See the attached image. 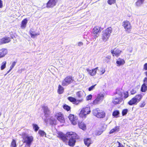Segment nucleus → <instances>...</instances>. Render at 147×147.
Segmentation results:
<instances>
[{
	"instance_id": "f257e3e1",
	"label": "nucleus",
	"mask_w": 147,
	"mask_h": 147,
	"mask_svg": "<svg viewBox=\"0 0 147 147\" xmlns=\"http://www.w3.org/2000/svg\"><path fill=\"white\" fill-rule=\"evenodd\" d=\"M23 144H25V147H30L34 140L33 137L29 136L26 133H22Z\"/></svg>"
},
{
	"instance_id": "f03ea898",
	"label": "nucleus",
	"mask_w": 147,
	"mask_h": 147,
	"mask_svg": "<svg viewBox=\"0 0 147 147\" xmlns=\"http://www.w3.org/2000/svg\"><path fill=\"white\" fill-rule=\"evenodd\" d=\"M76 133L73 132L69 131L67 132L66 134H65L63 132L59 131L57 133V137L61 140L63 142H67L68 140V138H70Z\"/></svg>"
},
{
	"instance_id": "7ed1b4c3",
	"label": "nucleus",
	"mask_w": 147,
	"mask_h": 147,
	"mask_svg": "<svg viewBox=\"0 0 147 147\" xmlns=\"http://www.w3.org/2000/svg\"><path fill=\"white\" fill-rule=\"evenodd\" d=\"M142 98V96L141 94H138L133 97L127 102L128 105L132 106L133 105H136L140 102Z\"/></svg>"
},
{
	"instance_id": "20e7f679",
	"label": "nucleus",
	"mask_w": 147,
	"mask_h": 147,
	"mask_svg": "<svg viewBox=\"0 0 147 147\" xmlns=\"http://www.w3.org/2000/svg\"><path fill=\"white\" fill-rule=\"evenodd\" d=\"M112 32V29L111 27H109L103 31L102 35V39L103 41H106L109 40L110 34Z\"/></svg>"
},
{
	"instance_id": "39448f33",
	"label": "nucleus",
	"mask_w": 147,
	"mask_h": 147,
	"mask_svg": "<svg viewBox=\"0 0 147 147\" xmlns=\"http://www.w3.org/2000/svg\"><path fill=\"white\" fill-rule=\"evenodd\" d=\"M90 112L89 107H84L81 109L79 113V115L81 118H85L87 115L89 114Z\"/></svg>"
},
{
	"instance_id": "423d86ee",
	"label": "nucleus",
	"mask_w": 147,
	"mask_h": 147,
	"mask_svg": "<svg viewBox=\"0 0 147 147\" xmlns=\"http://www.w3.org/2000/svg\"><path fill=\"white\" fill-rule=\"evenodd\" d=\"M122 26L125 29V32L128 33H130L132 26L129 21L127 20L124 21L122 22Z\"/></svg>"
},
{
	"instance_id": "0eeeda50",
	"label": "nucleus",
	"mask_w": 147,
	"mask_h": 147,
	"mask_svg": "<svg viewBox=\"0 0 147 147\" xmlns=\"http://www.w3.org/2000/svg\"><path fill=\"white\" fill-rule=\"evenodd\" d=\"M93 114L98 118H103L105 117L106 114L103 111L100 110L98 108L93 110Z\"/></svg>"
},
{
	"instance_id": "6e6552de",
	"label": "nucleus",
	"mask_w": 147,
	"mask_h": 147,
	"mask_svg": "<svg viewBox=\"0 0 147 147\" xmlns=\"http://www.w3.org/2000/svg\"><path fill=\"white\" fill-rule=\"evenodd\" d=\"M74 81V78L71 76H66L62 80V85L63 86H66L71 83L73 82Z\"/></svg>"
},
{
	"instance_id": "1a4fd4ad",
	"label": "nucleus",
	"mask_w": 147,
	"mask_h": 147,
	"mask_svg": "<svg viewBox=\"0 0 147 147\" xmlns=\"http://www.w3.org/2000/svg\"><path fill=\"white\" fill-rule=\"evenodd\" d=\"M122 92H120V93L118 94L119 97H116L115 98H113L112 103L113 105H117L119 104L123 100V98H122Z\"/></svg>"
},
{
	"instance_id": "9d476101",
	"label": "nucleus",
	"mask_w": 147,
	"mask_h": 147,
	"mask_svg": "<svg viewBox=\"0 0 147 147\" xmlns=\"http://www.w3.org/2000/svg\"><path fill=\"white\" fill-rule=\"evenodd\" d=\"M55 117L59 121L62 123L65 122V118L63 114L61 112H58L55 113Z\"/></svg>"
},
{
	"instance_id": "9b49d317",
	"label": "nucleus",
	"mask_w": 147,
	"mask_h": 147,
	"mask_svg": "<svg viewBox=\"0 0 147 147\" xmlns=\"http://www.w3.org/2000/svg\"><path fill=\"white\" fill-rule=\"evenodd\" d=\"M73 135L69 138L68 142V144L71 147L74 146L76 143V138L77 137V134L76 133Z\"/></svg>"
},
{
	"instance_id": "f8f14e48",
	"label": "nucleus",
	"mask_w": 147,
	"mask_h": 147,
	"mask_svg": "<svg viewBox=\"0 0 147 147\" xmlns=\"http://www.w3.org/2000/svg\"><path fill=\"white\" fill-rule=\"evenodd\" d=\"M122 51L119 48L116 47L111 51V53L113 57H118L121 55Z\"/></svg>"
},
{
	"instance_id": "ddd939ff",
	"label": "nucleus",
	"mask_w": 147,
	"mask_h": 147,
	"mask_svg": "<svg viewBox=\"0 0 147 147\" xmlns=\"http://www.w3.org/2000/svg\"><path fill=\"white\" fill-rule=\"evenodd\" d=\"M68 118L70 122L73 125H75L77 124L78 122V118L77 117L73 114H69Z\"/></svg>"
},
{
	"instance_id": "4468645a",
	"label": "nucleus",
	"mask_w": 147,
	"mask_h": 147,
	"mask_svg": "<svg viewBox=\"0 0 147 147\" xmlns=\"http://www.w3.org/2000/svg\"><path fill=\"white\" fill-rule=\"evenodd\" d=\"M67 99L70 102L73 104H75L76 105H78L80 102L83 101L82 99L77 100L75 98L71 96L67 97Z\"/></svg>"
},
{
	"instance_id": "2eb2a0df",
	"label": "nucleus",
	"mask_w": 147,
	"mask_h": 147,
	"mask_svg": "<svg viewBox=\"0 0 147 147\" xmlns=\"http://www.w3.org/2000/svg\"><path fill=\"white\" fill-rule=\"evenodd\" d=\"M102 29L100 26H95L92 29V33L94 35L96 36L97 34L101 32Z\"/></svg>"
},
{
	"instance_id": "dca6fc26",
	"label": "nucleus",
	"mask_w": 147,
	"mask_h": 147,
	"mask_svg": "<svg viewBox=\"0 0 147 147\" xmlns=\"http://www.w3.org/2000/svg\"><path fill=\"white\" fill-rule=\"evenodd\" d=\"M44 112V116L46 117H48L50 113V111L47 106H43L42 107Z\"/></svg>"
},
{
	"instance_id": "f3484780",
	"label": "nucleus",
	"mask_w": 147,
	"mask_h": 147,
	"mask_svg": "<svg viewBox=\"0 0 147 147\" xmlns=\"http://www.w3.org/2000/svg\"><path fill=\"white\" fill-rule=\"evenodd\" d=\"M11 41L10 37H5L1 38L0 39V45H2L3 44L9 42Z\"/></svg>"
},
{
	"instance_id": "a211bd4d",
	"label": "nucleus",
	"mask_w": 147,
	"mask_h": 147,
	"mask_svg": "<svg viewBox=\"0 0 147 147\" xmlns=\"http://www.w3.org/2000/svg\"><path fill=\"white\" fill-rule=\"evenodd\" d=\"M84 144L88 147H89L90 145L93 143L91 138H86L84 139Z\"/></svg>"
},
{
	"instance_id": "6ab92c4d",
	"label": "nucleus",
	"mask_w": 147,
	"mask_h": 147,
	"mask_svg": "<svg viewBox=\"0 0 147 147\" xmlns=\"http://www.w3.org/2000/svg\"><path fill=\"white\" fill-rule=\"evenodd\" d=\"M56 0H49L47 4V8L53 7L56 5Z\"/></svg>"
},
{
	"instance_id": "aec40b11",
	"label": "nucleus",
	"mask_w": 147,
	"mask_h": 147,
	"mask_svg": "<svg viewBox=\"0 0 147 147\" xmlns=\"http://www.w3.org/2000/svg\"><path fill=\"white\" fill-rule=\"evenodd\" d=\"M28 22V20L27 18H25L21 21L20 27L22 29H24L26 27L27 24Z\"/></svg>"
},
{
	"instance_id": "412c9836",
	"label": "nucleus",
	"mask_w": 147,
	"mask_h": 147,
	"mask_svg": "<svg viewBox=\"0 0 147 147\" xmlns=\"http://www.w3.org/2000/svg\"><path fill=\"white\" fill-rule=\"evenodd\" d=\"M103 95H98L96 99L93 101L94 104H96L98 103L99 101H101L103 99Z\"/></svg>"
},
{
	"instance_id": "4be33fe9",
	"label": "nucleus",
	"mask_w": 147,
	"mask_h": 147,
	"mask_svg": "<svg viewBox=\"0 0 147 147\" xmlns=\"http://www.w3.org/2000/svg\"><path fill=\"white\" fill-rule=\"evenodd\" d=\"M86 71H88V74L91 76H95L96 73V71H95L94 69H92L91 70L88 68L86 69Z\"/></svg>"
},
{
	"instance_id": "5701e85b",
	"label": "nucleus",
	"mask_w": 147,
	"mask_h": 147,
	"mask_svg": "<svg viewBox=\"0 0 147 147\" xmlns=\"http://www.w3.org/2000/svg\"><path fill=\"white\" fill-rule=\"evenodd\" d=\"M57 93L59 94H61L63 93L64 92V88L61 85L59 84L58 86Z\"/></svg>"
},
{
	"instance_id": "b1692460",
	"label": "nucleus",
	"mask_w": 147,
	"mask_h": 147,
	"mask_svg": "<svg viewBox=\"0 0 147 147\" xmlns=\"http://www.w3.org/2000/svg\"><path fill=\"white\" fill-rule=\"evenodd\" d=\"M116 63L117 64V65L118 66H120L122 65L125 62L123 59H121L120 58H119L118 60L116 61Z\"/></svg>"
},
{
	"instance_id": "393cba45",
	"label": "nucleus",
	"mask_w": 147,
	"mask_h": 147,
	"mask_svg": "<svg viewBox=\"0 0 147 147\" xmlns=\"http://www.w3.org/2000/svg\"><path fill=\"white\" fill-rule=\"evenodd\" d=\"M78 126L79 128L83 130H85L86 129V127L84 123L80 122L78 123Z\"/></svg>"
},
{
	"instance_id": "a878e982",
	"label": "nucleus",
	"mask_w": 147,
	"mask_h": 147,
	"mask_svg": "<svg viewBox=\"0 0 147 147\" xmlns=\"http://www.w3.org/2000/svg\"><path fill=\"white\" fill-rule=\"evenodd\" d=\"M119 130V126H116L111 130L109 132V134H113L115 132L118 131Z\"/></svg>"
},
{
	"instance_id": "bb28decb",
	"label": "nucleus",
	"mask_w": 147,
	"mask_h": 147,
	"mask_svg": "<svg viewBox=\"0 0 147 147\" xmlns=\"http://www.w3.org/2000/svg\"><path fill=\"white\" fill-rule=\"evenodd\" d=\"M7 53L6 51L4 49H2L0 50V58L4 57Z\"/></svg>"
},
{
	"instance_id": "cd10ccee",
	"label": "nucleus",
	"mask_w": 147,
	"mask_h": 147,
	"mask_svg": "<svg viewBox=\"0 0 147 147\" xmlns=\"http://www.w3.org/2000/svg\"><path fill=\"white\" fill-rule=\"evenodd\" d=\"M29 34L30 35L31 38H34L35 37L39 35L38 34L35 33L34 31L31 30L29 31Z\"/></svg>"
},
{
	"instance_id": "c85d7f7f",
	"label": "nucleus",
	"mask_w": 147,
	"mask_h": 147,
	"mask_svg": "<svg viewBox=\"0 0 147 147\" xmlns=\"http://www.w3.org/2000/svg\"><path fill=\"white\" fill-rule=\"evenodd\" d=\"M147 90V86L145 84H143L141 88L140 91L142 92H145Z\"/></svg>"
},
{
	"instance_id": "c756f323",
	"label": "nucleus",
	"mask_w": 147,
	"mask_h": 147,
	"mask_svg": "<svg viewBox=\"0 0 147 147\" xmlns=\"http://www.w3.org/2000/svg\"><path fill=\"white\" fill-rule=\"evenodd\" d=\"M62 107H63V108L64 110L67 111H70V107L66 104L63 105V106H62Z\"/></svg>"
},
{
	"instance_id": "7c9ffc66",
	"label": "nucleus",
	"mask_w": 147,
	"mask_h": 147,
	"mask_svg": "<svg viewBox=\"0 0 147 147\" xmlns=\"http://www.w3.org/2000/svg\"><path fill=\"white\" fill-rule=\"evenodd\" d=\"M119 114V112L118 110H116L114 111L112 113V115L113 117H118V115Z\"/></svg>"
},
{
	"instance_id": "2f4dec72",
	"label": "nucleus",
	"mask_w": 147,
	"mask_h": 147,
	"mask_svg": "<svg viewBox=\"0 0 147 147\" xmlns=\"http://www.w3.org/2000/svg\"><path fill=\"white\" fill-rule=\"evenodd\" d=\"M10 147H17L16 140L14 139L12 140L10 144Z\"/></svg>"
},
{
	"instance_id": "473e14b6",
	"label": "nucleus",
	"mask_w": 147,
	"mask_h": 147,
	"mask_svg": "<svg viewBox=\"0 0 147 147\" xmlns=\"http://www.w3.org/2000/svg\"><path fill=\"white\" fill-rule=\"evenodd\" d=\"M106 129V125L105 124L100 125L99 127V130L105 131Z\"/></svg>"
},
{
	"instance_id": "72a5a7b5",
	"label": "nucleus",
	"mask_w": 147,
	"mask_h": 147,
	"mask_svg": "<svg viewBox=\"0 0 147 147\" xmlns=\"http://www.w3.org/2000/svg\"><path fill=\"white\" fill-rule=\"evenodd\" d=\"M50 124L51 125H55L57 124V121L55 119H51L50 120Z\"/></svg>"
},
{
	"instance_id": "f704fd0d",
	"label": "nucleus",
	"mask_w": 147,
	"mask_h": 147,
	"mask_svg": "<svg viewBox=\"0 0 147 147\" xmlns=\"http://www.w3.org/2000/svg\"><path fill=\"white\" fill-rule=\"evenodd\" d=\"M16 62L14 61L13 62V63H12V64H11V66L10 67V69L9 70L7 71V73H6V74H8L9 73V72H10V71L13 68L14 66L16 64Z\"/></svg>"
},
{
	"instance_id": "c9c22d12",
	"label": "nucleus",
	"mask_w": 147,
	"mask_h": 147,
	"mask_svg": "<svg viewBox=\"0 0 147 147\" xmlns=\"http://www.w3.org/2000/svg\"><path fill=\"white\" fill-rule=\"evenodd\" d=\"M82 92L80 91H78L76 93V95H77V97L78 98H81L82 96Z\"/></svg>"
},
{
	"instance_id": "e433bc0d",
	"label": "nucleus",
	"mask_w": 147,
	"mask_h": 147,
	"mask_svg": "<svg viewBox=\"0 0 147 147\" xmlns=\"http://www.w3.org/2000/svg\"><path fill=\"white\" fill-rule=\"evenodd\" d=\"M116 1V0H107V3L108 4L111 5L113 4H115Z\"/></svg>"
},
{
	"instance_id": "4c0bfd02",
	"label": "nucleus",
	"mask_w": 147,
	"mask_h": 147,
	"mask_svg": "<svg viewBox=\"0 0 147 147\" xmlns=\"http://www.w3.org/2000/svg\"><path fill=\"white\" fill-rule=\"evenodd\" d=\"M33 125V128L34 129V131H35L36 132L39 129V127L38 126V125L37 124H33V125Z\"/></svg>"
},
{
	"instance_id": "58836bf2",
	"label": "nucleus",
	"mask_w": 147,
	"mask_h": 147,
	"mask_svg": "<svg viewBox=\"0 0 147 147\" xmlns=\"http://www.w3.org/2000/svg\"><path fill=\"white\" fill-rule=\"evenodd\" d=\"M38 133L41 136H44L46 135V133H45L43 130H39L38 131Z\"/></svg>"
},
{
	"instance_id": "ea45409f",
	"label": "nucleus",
	"mask_w": 147,
	"mask_h": 147,
	"mask_svg": "<svg viewBox=\"0 0 147 147\" xmlns=\"http://www.w3.org/2000/svg\"><path fill=\"white\" fill-rule=\"evenodd\" d=\"M6 61H3L2 63V64L1 66V70H3L6 67Z\"/></svg>"
},
{
	"instance_id": "a19ab883",
	"label": "nucleus",
	"mask_w": 147,
	"mask_h": 147,
	"mask_svg": "<svg viewBox=\"0 0 147 147\" xmlns=\"http://www.w3.org/2000/svg\"><path fill=\"white\" fill-rule=\"evenodd\" d=\"M128 112L127 109H124L122 110V116H124L127 114Z\"/></svg>"
},
{
	"instance_id": "79ce46f5",
	"label": "nucleus",
	"mask_w": 147,
	"mask_h": 147,
	"mask_svg": "<svg viewBox=\"0 0 147 147\" xmlns=\"http://www.w3.org/2000/svg\"><path fill=\"white\" fill-rule=\"evenodd\" d=\"M124 94V98L126 99L129 96V93L128 91L125 92L123 93Z\"/></svg>"
},
{
	"instance_id": "37998d69",
	"label": "nucleus",
	"mask_w": 147,
	"mask_h": 147,
	"mask_svg": "<svg viewBox=\"0 0 147 147\" xmlns=\"http://www.w3.org/2000/svg\"><path fill=\"white\" fill-rule=\"evenodd\" d=\"M144 2H142L141 1H138L136 3V6H140L142 4H143Z\"/></svg>"
},
{
	"instance_id": "c03bdc74",
	"label": "nucleus",
	"mask_w": 147,
	"mask_h": 147,
	"mask_svg": "<svg viewBox=\"0 0 147 147\" xmlns=\"http://www.w3.org/2000/svg\"><path fill=\"white\" fill-rule=\"evenodd\" d=\"M104 131L99 130H98L96 131V133H95V135L99 136L102 134V133Z\"/></svg>"
},
{
	"instance_id": "a18cd8bd",
	"label": "nucleus",
	"mask_w": 147,
	"mask_h": 147,
	"mask_svg": "<svg viewBox=\"0 0 147 147\" xmlns=\"http://www.w3.org/2000/svg\"><path fill=\"white\" fill-rule=\"evenodd\" d=\"M146 103L144 101H143L140 104L139 107L141 108L144 107V106L146 105Z\"/></svg>"
},
{
	"instance_id": "49530a36",
	"label": "nucleus",
	"mask_w": 147,
	"mask_h": 147,
	"mask_svg": "<svg viewBox=\"0 0 147 147\" xmlns=\"http://www.w3.org/2000/svg\"><path fill=\"white\" fill-rule=\"evenodd\" d=\"M105 72V68H100V75H101L103 74Z\"/></svg>"
},
{
	"instance_id": "de8ad7c7",
	"label": "nucleus",
	"mask_w": 147,
	"mask_h": 147,
	"mask_svg": "<svg viewBox=\"0 0 147 147\" xmlns=\"http://www.w3.org/2000/svg\"><path fill=\"white\" fill-rule=\"evenodd\" d=\"M96 84H95L94 85H92L89 87L88 88V90L89 91H90L93 89L94 88V87H95V85H96Z\"/></svg>"
},
{
	"instance_id": "09e8293b",
	"label": "nucleus",
	"mask_w": 147,
	"mask_h": 147,
	"mask_svg": "<svg viewBox=\"0 0 147 147\" xmlns=\"http://www.w3.org/2000/svg\"><path fill=\"white\" fill-rule=\"evenodd\" d=\"M92 97V96L90 94L87 96L86 97V100H91Z\"/></svg>"
},
{
	"instance_id": "8fccbe9b",
	"label": "nucleus",
	"mask_w": 147,
	"mask_h": 147,
	"mask_svg": "<svg viewBox=\"0 0 147 147\" xmlns=\"http://www.w3.org/2000/svg\"><path fill=\"white\" fill-rule=\"evenodd\" d=\"M136 91L134 89H132L131 90V91L130 93L131 94L134 95L136 94Z\"/></svg>"
},
{
	"instance_id": "3c124183",
	"label": "nucleus",
	"mask_w": 147,
	"mask_h": 147,
	"mask_svg": "<svg viewBox=\"0 0 147 147\" xmlns=\"http://www.w3.org/2000/svg\"><path fill=\"white\" fill-rule=\"evenodd\" d=\"M117 143L118 144V146L117 147H125L121 143L117 141Z\"/></svg>"
},
{
	"instance_id": "603ef678",
	"label": "nucleus",
	"mask_w": 147,
	"mask_h": 147,
	"mask_svg": "<svg viewBox=\"0 0 147 147\" xmlns=\"http://www.w3.org/2000/svg\"><path fill=\"white\" fill-rule=\"evenodd\" d=\"M143 69L145 70H147V63L144 64L143 65Z\"/></svg>"
},
{
	"instance_id": "864d4df0",
	"label": "nucleus",
	"mask_w": 147,
	"mask_h": 147,
	"mask_svg": "<svg viewBox=\"0 0 147 147\" xmlns=\"http://www.w3.org/2000/svg\"><path fill=\"white\" fill-rule=\"evenodd\" d=\"M143 82H144V83L143 84H145V85H147V78H145L144 80H143Z\"/></svg>"
},
{
	"instance_id": "5fc2aeb1",
	"label": "nucleus",
	"mask_w": 147,
	"mask_h": 147,
	"mask_svg": "<svg viewBox=\"0 0 147 147\" xmlns=\"http://www.w3.org/2000/svg\"><path fill=\"white\" fill-rule=\"evenodd\" d=\"M83 45V43L82 42H79L78 43V45L79 46H80Z\"/></svg>"
},
{
	"instance_id": "6e6d98bb",
	"label": "nucleus",
	"mask_w": 147,
	"mask_h": 147,
	"mask_svg": "<svg viewBox=\"0 0 147 147\" xmlns=\"http://www.w3.org/2000/svg\"><path fill=\"white\" fill-rule=\"evenodd\" d=\"M3 7V5L2 4V1L1 0H0V8H2Z\"/></svg>"
},
{
	"instance_id": "4d7b16f0",
	"label": "nucleus",
	"mask_w": 147,
	"mask_h": 147,
	"mask_svg": "<svg viewBox=\"0 0 147 147\" xmlns=\"http://www.w3.org/2000/svg\"><path fill=\"white\" fill-rule=\"evenodd\" d=\"M106 59H110L111 58V56H109L107 57H106Z\"/></svg>"
},
{
	"instance_id": "13d9d810",
	"label": "nucleus",
	"mask_w": 147,
	"mask_h": 147,
	"mask_svg": "<svg viewBox=\"0 0 147 147\" xmlns=\"http://www.w3.org/2000/svg\"><path fill=\"white\" fill-rule=\"evenodd\" d=\"M98 67H96L95 68L93 69H94V70L95 71H96V70L98 69Z\"/></svg>"
},
{
	"instance_id": "bf43d9fd",
	"label": "nucleus",
	"mask_w": 147,
	"mask_h": 147,
	"mask_svg": "<svg viewBox=\"0 0 147 147\" xmlns=\"http://www.w3.org/2000/svg\"><path fill=\"white\" fill-rule=\"evenodd\" d=\"M145 74L146 76L147 77V71L145 72Z\"/></svg>"
},
{
	"instance_id": "052dcab7",
	"label": "nucleus",
	"mask_w": 147,
	"mask_h": 147,
	"mask_svg": "<svg viewBox=\"0 0 147 147\" xmlns=\"http://www.w3.org/2000/svg\"><path fill=\"white\" fill-rule=\"evenodd\" d=\"M145 0H138V1H141L142 2H144V1Z\"/></svg>"
},
{
	"instance_id": "680f3d73",
	"label": "nucleus",
	"mask_w": 147,
	"mask_h": 147,
	"mask_svg": "<svg viewBox=\"0 0 147 147\" xmlns=\"http://www.w3.org/2000/svg\"><path fill=\"white\" fill-rule=\"evenodd\" d=\"M1 115V113L0 112V116Z\"/></svg>"
}]
</instances>
